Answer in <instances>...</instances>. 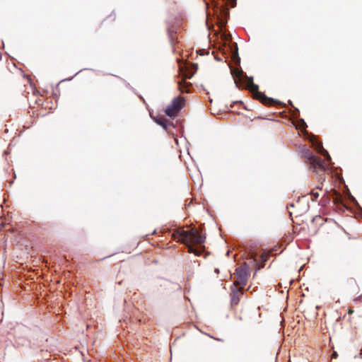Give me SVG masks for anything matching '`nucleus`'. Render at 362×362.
Here are the masks:
<instances>
[{
	"mask_svg": "<svg viewBox=\"0 0 362 362\" xmlns=\"http://www.w3.org/2000/svg\"><path fill=\"white\" fill-rule=\"evenodd\" d=\"M174 236L178 241L187 245L189 253L199 256L203 252V249H195L193 247V245H202L206 240L205 235L199 233L196 228H192L189 230H179Z\"/></svg>",
	"mask_w": 362,
	"mask_h": 362,
	"instance_id": "f257e3e1",
	"label": "nucleus"
},
{
	"mask_svg": "<svg viewBox=\"0 0 362 362\" xmlns=\"http://www.w3.org/2000/svg\"><path fill=\"white\" fill-rule=\"evenodd\" d=\"M184 103V99L182 97H177L173 100L170 105H169L165 110V114L170 117L177 116L180 110L182 109Z\"/></svg>",
	"mask_w": 362,
	"mask_h": 362,
	"instance_id": "f03ea898",
	"label": "nucleus"
},
{
	"mask_svg": "<svg viewBox=\"0 0 362 362\" xmlns=\"http://www.w3.org/2000/svg\"><path fill=\"white\" fill-rule=\"evenodd\" d=\"M236 275V281L235 282V286H240V289L243 286H245L247 281V277L249 275V267L245 263L243 266L236 269L235 272Z\"/></svg>",
	"mask_w": 362,
	"mask_h": 362,
	"instance_id": "7ed1b4c3",
	"label": "nucleus"
},
{
	"mask_svg": "<svg viewBox=\"0 0 362 362\" xmlns=\"http://www.w3.org/2000/svg\"><path fill=\"white\" fill-rule=\"evenodd\" d=\"M305 157L308 159L310 164L314 168H321L322 170H326L327 168V164L324 160H322L321 158L314 156L312 152H310L309 150H307L305 153Z\"/></svg>",
	"mask_w": 362,
	"mask_h": 362,
	"instance_id": "20e7f679",
	"label": "nucleus"
},
{
	"mask_svg": "<svg viewBox=\"0 0 362 362\" xmlns=\"http://www.w3.org/2000/svg\"><path fill=\"white\" fill-rule=\"evenodd\" d=\"M247 87L255 93V97L260 100L264 103H267L272 100V99L268 98L263 93L258 92V86L253 83L252 77H247Z\"/></svg>",
	"mask_w": 362,
	"mask_h": 362,
	"instance_id": "39448f33",
	"label": "nucleus"
},
{
	"mask_svg": "<svg viewBox=\"0 0 362 362\" xmlns=\"http://www.w3.org/2000/svg\"><path fill=\"white\" fill-rule=\"evenodd\" d=\"M310 141L312 143V145L315 148V150L321 153L322 156H325L326 158L329 160L331 159V157L329 156V154L328 153V152L323 148L322 146V144L317 141L316 140V139L313 136L311 139H310Z\"/></svg>",
	"mask_w": 362,
	"mask_h": 362,
	"instance_id": "423d86ee",
	"label": "nucleus"
},
{
	"mask_svg": "<svg viewBox=\"0 0 362 362\" xmlns=\"http://www.w3.org/2000/svg\"><path fill=\"white\" fill-rule=\"evenodd\" d=\"M156 122L159 125L162 126L164 129H167L168 124H170V122H168L165 118L163 117L156 119Z\"/></svg>",
	"mask_w": 362,
	"mask_h": 362,
	"instance_id": "0eeeda50",
	"label": "nucleus"
},
{
	"mask_svg": "<svg viewBox=\"0 0 362 362\" xmlns=\"http://www.w3.org/2000/svg\"><path fill=\"white\" fill-rule=\"evenodd\" d=\"M307 125H306V123L305 122V121L303 119H300L298 122V124L296 126V128L297 129H300L301 130H303L306 128Z\"/></svg>",
	"mask_w": 362,
	"mask_h": 362,
	"instance_id": "6e6552de",
	"label": "nucleus"
},
{
	"mask_svg": "<svg viewBox=\"0 0 362 362\" xmlns=\"http://www.w3.org/2000/svg\"><path fill=\"white\" fill-rule=\"evenodd\" d=\"M231 303L233 305H237L238 303V298L236 296V294H234L231 298Z\"/></svg>",
	"mask_w": 362,
	"mask_h": 362,
	"instance_id": "1a4fd4ad",
	"label": "nucleus"
},
{
	"mask_svg": "<svg viewBox=\"0 0 362 362\" xmlns=\"http://www.w3.org/2000/svg\"><path fill=\"white\" fill-rule=\"evenodd\" d=\"M232 74H235L237 76L240 77L242 75V71H239L237 70V71H235V70H232Z\"/></svg>",
	"mask_w": 362,
	"mask_h": 362,
	"instance_id": "9d476101",
	"label": "nucleus"
},
{
	"mask_svg": "<svg viewBox=\"0 0 362 362\" xmlns=\"http://www.w3.org/2000/svg\"><path fill=\"white\" fill-rule=\"evenodd\" d=\"M338 354L336 351H334L332 355V358H336L337 357Z\"/></svg>",
	"mask_w": 362,
	"mask_h": 362,
	"instance_id": "9b49d317",
	"label": "nucleus"
},
{
	"mask_svg": "<svg viewBox=\"0 0 362 362\" xmlns=\"http://www.w3.org/2000/svg\"><path fill=\"white\" fill-rule=\"evenodd\" d=\"M313 195L315 197H317L319 196V194L317 192H313Z\"/></svg>",
	"mask_w": 362,
	"mask_h": 362,
	"instance_id": "f8f14e48",
	"label": "nucleus"
},
{
	"mask_svg": "<svg viewBox=\"0 0 362 362\" xmlns=\"http://www.w3.org/2000/svg\"><path fill=\"white\" fill-rule=\"evenodd\" d=\"M353 312H354V311H353V310L349 309L348 313H349V314H351V313H353Z\"/></svg>",
	"mask_w": 362,
	"mask_h": 362,
	"instance_id": "ddd939ff",
	"label": "nucleus"
},
{
	"mask_svg": "<svg viewBox=\"0 0 362 362\" xmlns=\"http://www.w3.org/2000/svg\"><path fill=\"white\" fill-rule=\"evenodd\" d=\"M359 299H360V297L356 298H355V299H354V301H356H356H358V300H359Z\"/></svg>",
	"mask_w": 362,
	"mask_h": 362,
	"instance_id": "4468645a",
	"label": "nucleus"
},
{
	"mask_svg": "<svg viewBox=\"0 0 362 362\" xmlns=\"http://www.w3.org/2000/svg\"><path fill=\"white\" fill-rule=\"evenodd\" d=\"M2 227H3L2 223H0V230L1 229Z\"/></svg>",
	"mask_w": 362,
	"mask_h": 362,
	"instance_id": "2eb2a0df",
	"label": "nucleus"
},
{
	"mask_svg": "<svg viewBox=\"0 0 362 362\" xmlns=\"http://www.w3.org/2000/svg\"><path fill=\"white\" fill-rule=\"evenodd\" d=\"M240 293H241V292H240V289H239V290L238 291L237 294Z\"/></svg>",
	"mask_w": 362,
	"mask_h": 362,
	"instance_id": "dca6fc26",
	"label": "nucleus"
},
{
	"mask_svg": "<svg viewBox=\"0 0 362 362\" xmlns=\"http://www.w3.org/2000/svg\"><path fill=\"white\" fill-rule=\"evenodd\" d=\"M215 272H218L219 271H218V269H216L215 270Z\"/></svg>",
	"mask_w": 362,
	"mask_h": 362,
	"instance_id": "f3484780",
	"label": "nucleus"
}]
</instances>
